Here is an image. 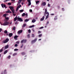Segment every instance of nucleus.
<instances>
[{"mask_svg":"<svg viewBox=\"0 0 74 74\" xmlns=\"http://www.w3.org/2000/svg\"><path fill=\"white\" fill-rule=\"evenodd\" d=\"M9 8H10V10L12 11V14H14L15 13V9H14V8L12 6H9Z\"/></svg>","mask_w":74,"mask_h":74,"instance_id":"nucleus-1","label":"nucleus"},{"mask_svg":"<svg viewBox=\"0 0 74 74\" xmlns=\"http://www.w3.org/2000/svg\"><path fill=\"white\" fill-rule=\"evenodd\" d=\"M49 12H47V9H45V12L44 14V16H46V14H49Z\"/></svg>","mask_w":74,"mask_h":74,"instance_id":"nucleus-2","label":"nucleus"},{"mask_svg":"<svg viewBox=\"0 0 74 74\" xmlns=\"http://www.w3.org/2000/svg\"><path fill=\"white\" fill-rule=\"evenodd\" d=\"M27 41V40H26L23 39L21 41V44H23V42L24 43H26V42Z\"/></svg>","mask_w":74,"mask_h":74,"instance_id":"nucleus-3","label":"nucleus"},{"mask_svg":"<svg viewBox=\"0 0 74 74\" xmlns=\"http://www.w3.org/2000/svg\"><path fill=\"white\" fill-rule=\"evenodd\" d=\"M9 24V23L7 21H5L3 24V26H6Z\"/></svg>","mask_w":74,"mask_h":74,"instance_id":"nucleus-4","label":"nucleus"},{"mask_svg":"<svg viewBox=\"0 0 74 74\" xmlns=\"http://www.w3.org/2000/svg\"><path fill=\"white\" fill-rule=\"evenodd\" d=\"M8 41H9V39L7 38L5 40H3V42L4 43H7V42Z\"/></svg>","mask_w":74,"mask_h":74,"instance_id":"nucleus-5","label":"nucleus"},{"mask_svg":"<svg viewBox=\"0 0 74 74\" xmlns=\"http://www.w3.org/2000/svg\"><path fill=\"white\" fill-rule=\"evenodd\" d=\"M37 38H36L34 40H32L31 41V43L33 44V43H34L37 41Z\"/></svg>","mask_w":74,"mask_h":74,"instance_id":"nucleus-6","label":"nucleus"},{"mask_svg":"<svg viewBox=\"0 0 74 74\" xmlns=\"http://www.w3.org/2000/svg\"><path fill=\"white\" fill-rule=\"evenodd\" d=\"M17 19L18 21H21V22H23V20L21 18H17Z\"/></svg>","mask_w":74,"mask_h":74,"instance_id":"nucleus-7","label":"nucleus"},{"mask_svg":"<svg viewBox=\"0 0 74 74\" xmlns=\"http://www.w3.org/2000/svg\"><path fill=\"white\" fill-rule=\"evenodd\" d=\"M23 32V31L22 30H20L18 31V34H20V33H22V32Z\"/></svg>","mask_w":74,"mask_h":74,"instance_id":"nucleus-8","label":"nucleus"},{"mask_svg":"<svg viewBox=\"0 0 74 74\" xmlns=\"http://www.w3.org/2000/svg\"><path fill=\"white\" fill-rule=\"evenodd\" d=\"M41 5H43V6H45V5H46V3L45 2L42 3Z\"/></svg>","mask_w":74,"mask_h":74,"instance_id":"nucleus-9","label":"nucleus"},{"mask_svg":"<svg viewBox=\"0 0 74 74\" xmlns=\"http://www.w3.org/2000/svg\"><path fill=\"white\" fill-rule=\"evenodd\" d=\"M12 35H13V34L12 33H9V36L10 37H11L12 36Z\"/></svg>","mask_w":74,"mask_h":74,"instance_id":"nucleus-10","label":"nucleus"},{"mask_svg":"<svg viewBox=\"0 0 74 74\" xmlns=\"http://www.w3.org/2000/svg\"><path fill=\"white\" fill-rule=\"evenodd\" d=\"M44 18H45V17L43 16L40 19V21H43V20L44 19Z\"/></svg>","mask_w":74,"mask_h":74,"instance_id":"nucleus-11","label":"nucleus"},{"mask_svg":"<svg viewBox=\"0 0 74 74\" xmlns=\"http://www.w3.org/2000/svg\"><path fill=\"white\" fill-rule=\"evenodd\" d=\"M8 50H6L4 52V55L6 54L8 52Z\"/></svg>","mask_w":74,"mask_h":74,"instance_id":"nucleus-12","label":"nucleus"},{"mask_svg":"<svg viewBox=\"0 0 74 74\" xmlns=\"http://www.w3.org/2000/svg\"><path fill=\"white\" fill-rule=\"evenodd\" d=\"M7 74V71L6 69L4 70L3 71V74Z\"/></svg>","mask_w":74,"mask_h":74,"instance_id":"nucleus-13","label":"nucleus"},{"mask_svg":"<svg viewBox=\"0 0 74 74\" xmlns=\"http://www.w3.org/2000/svg\"><path fill=\"white\" fill-rule=\"evenodd\" d=\"M18 19V18H17V16H16V17L14 18V21H16V19Z\"/></svg>","mask_w":74,"mask_h":74,"instance_id":"nucleus-14","label":"nucleus"},{"mask_svg":"<svg viewBox=\"0 0 74 74\" xmlns=\"http://www.w3.org/2000/svg\"><path fill=\"white\" fill-rule=\"evenodd\" d=\"M49 14H47V15L46 16V18H45L46 19H47L48 18V17H49Z\"/></svg>","mask_w":74,"mask_h":74,"instance_id":"nucleus-15","label":"nucleus"},{"mask_svg":"<svg viewBox=\"0 0 74 74\" xmlns=\"http://www.w3.org/2000/svg\"><path fill=\"white\" fill-rule=\"evenodd\" d=\"M4 47H2V48H1L0 50V52H3V48Z\"/></svg>","mask_w":74,"mask_h":74,"instance_id":"nucleus-16","label":"nucleus"},{"mask_svg":"<svg viewBox=\"0 0 74 74\" xmlns=\"http://www.w3.org/2000/svg\"><path fill=\"white\" fill-rule=\"evenodd\" d=\"M17 37H18V36L16 35V36H14V39H16V38Z\"/></svg>","mask_w":74,"mask_h":74,"instance_id":"nucleus-17","label":"nucleus"},{"mask_svg":"<svg viewBox=\"0 0 74 74\" xmlns=\"http://www.w3.org/2000/svg\"><path fill=\"white\" fill-rule=\"evenodd\" d=\"M36 20L35 19H33L32 21V22H33V23H34L35 22H36Z\"/></svg>","mask_w":74,"mask_h":74,"instance_id":"nucleus-18","label":"nucleus"},{"mask_svg":"<svg viewBox=\"0 0 74 74\" xmlns=\"http://www.w3.org/2000/svg\"><path fill=\"white\" fill-rule=\"evenodd\" d=\"M8 48V45H7L5 46V49H7V48Z\"/></svg>","mask_w":74,"mask_h":74,"instance_id":"nucleus-19","label":"nucleus"},{"mask_svg":"<svg viewBox=\"0 0 74 74\" xmlns=\"http://www.w3.org/2000/svg\"><path fill=\"white\" fill-rule=\"evenodd\" d=\"M25 53L24 52H23L21 53V54L22 55H25Z\"/></svg>","mask_w":74,"mask_h":74,"instance_id":"nucleus-20","label":"nucleus"},{"mask_svg":"<svg viewBox=\"0 0 74 74\" xmlns=\"http://www.w3.org/2000/svg\"><path fill=\"white\" fill-rule=\"evenodd\" d=\"M34 27V25H33L32 26H31L29 27V28H32V27Z\"/></svg>","mask_w":74,"mask_h":74,"instance_id":"nucleus-21","label":"nucleus"},{"mask_svg":"<svg viewBox=\"0 0 74 74\" xmlns=\"http://www.w3.org/2000/svg\"><path fill=\"white\" fill-rule=\"evenodd\" d=\"M26 15V14L25 13H23L22 14V16H25Z\"/></svg>","mask_w":74,"mask_h":74,"instance_id":"nucleus-22","label":"nucleus"},{"mask_svg":"<svg viewBox=\"0 0 74 74\" xmlns=\"http://www.w3.org/2000/svg\"><path fill=\"white\" fill-rule=\"evenodd\" d=\"M17 55V53H15L13 54V56H16V55Z\"/></svg>","mask_w":74,"mask_h":74,"instance_id":"nucleus-23","label":"nucleus"},{"mask_svg":"<svg viewBox=\"0 0 74 74\" xmlns=\"http://www.w3.org/2000/svg\"><path fill=\"white\" fill-rule=\"evenodd\" d=\"M58 19L57 18V16H55V18H54V20H56Z\"/></svg>","mask_w":74,"mask_h":74,"instance_id":"nucleus-24","label":"nucleus"},{"mask_svg":"<svg viewBox=\"0 0 74 74\" xmlns=\"http://www.w3.org/2000/svg\"><path fill=\"white\" fill-rule=\"evenodd\" d=\"M24 11V10H19V11L21 12H23Z\"/></svg>","mask_w":74,"mask_h":74,"instance_id":"nucleus-25","label":"nucleus"},{"mask_svg":"<svg viewBox=\"0 0 74 74\" xmlns=\"http://www.w3.org/2000/svg\"><path fill=\"white\" fill-rule=\"evenodd\" d=\"M29 21V19H26L25 20V22H28Z\"/></svg>","mask_w":74,"mask_h":74,"instance_id":"nucleus-26","label":"nucleus"},{"mask_svg":"<svg viewBox=\"0 0 74 74\" xmlns=\"http://www.w3.org/2000/svg\"><path fill=\"white\" fill-rule=\"evenodd\" d=\"M26 25L25 24H24L23 25V26L22 27H24L26 26Z\"/></svg>","mask_w":74,"mask_h":74,"instance_id":"nucleus-27","label":"nucleus"},{"mask_svg":"<svg viewBox=\"0 0 74 74\" xmlns=\"http://www.w3.org/2000/svg\"><path fill=\"white\" fill-rule=\"evenodd\" d=\"M18 49H14V51H18Z\"/></svg>","mask_w":74,"mask_h":74,"instance_id":"nucleus-28","label":"nucleus"},{"mask_svg":"<svg viewBox=\"0 0 74 74\" xmlns=\"http://www.w3.org/2000/svg\"><path fill=\"white\" fill-rule=\"evenodd\" d=\"M8 32L7 31V30H5L4 31V33H5V34H6V33H7Z\"/></svg>","mask_w":74,"mask_h":74,"instance_id":"nucleus-29","label":"nucleus"},{"mask_svg":"<svg viewBox=\"0 0 74 74\" xmlns=\"http://www.w3.org/2000/svg\"><path fill=\"white\" fill-rule=\"evenodd\" d=\"M3 16L4 17H6V16H7V14H5L4 15H3Z\"/></svg>","mask_w":74,"mask_h":74,"instance_id":"nucleus-30","label":"nucleus"},{"mask_svg":"<svg viewBox=\"0 0 74 74\" xmlns=\"http://www.w3.org/2000/svg\"><path fill=\"white\" fill-rule=\"evenodd\" d=\"M28 3L29 5H31V1L28 2Z\"/></svg>","mask_w":74,"mask_h":74,"instance_id":"nucleus-31","label":"nucleus"},{"mask_svg":"<svg viewBox=\"0 0 74 74\" xmlns=\"http://www.w3.org/2000/svg\"><path fill=\"white\" fill-rule=\"evenodd\" d=\"M10 10H8L6 11V13H9V12H10Z\"/></svg>","mask_w":74,"mask_h":74,"instance_id":"nucleus-32","label":"nucleus"},{"mask_svg":"<svg viewBox=\"0 0 74 74\" xmlns=\"http://www.w3.org/2000/svg\"><path fill=\"white\" fill-rule=\"evenodd\" d=\"M41 36H42V34H39L38 35L39 37H41Z\"/></svg>","mask_w":74,"mask_h":74,"instance_id":"nucleus-33","label":"nucleus"},{"mask_svg":"<svg viewBox=\"0 0 74 74\" xmlns=\"http://www.w3.org/2000/svg\"><path fill=\"white\" fill-rule=\"evenodd\" d=\"M19 6H18L16 8V11H17V10H18V9H19Z\"/></svg>","mask_w":74,"mask_h":74,"instance_id":"nucleus-34","label":"nucleus"},{"mask_svg":"<svg viewBox=\"0 0 74 74\" xmlns=\"http://www.w3.org/2000/svg\"><path fill=\"white\" fill-rule=\"evenodd\" d=\"M15 47H18V45L17 44H16L14 45Z\"/></svg>","mask_w":74,"mask_h":74,"instance_id":"nucleus-35","label":"nucleus"},{"mask_svg":"<svg viewBox=\"0 0 74 74\" xmlns=\"http://www.w3.org/2000/svg\"><path fill=\"white\" fill-rule=\"evenodd\" d=\"M27 37L28 38H30V35L29 34H28Z\"/></svg>","mask_w":74,"mask_h":74,"instance_id":"nucleus-36","label":"nucleus"},{"mask_svg":"<svg viewBox=\"0 0 74 74\" xmlns=\"http://www.w3.org/2000/svg\"><path fill=\"white\" fill-rule=\"evenodd\" d=\"M13 29L14 30H15L16 28H15V26H14L13 27Z\"/></svg>","mask_w":74,"mask_h":74,"instance_id":"nucleus-37","label":"nucleus"},{"mask_svg":"<svg viewBox=\"0 0 74 74\" xmlns=\"http://www.w3.org/2000/svg\"><path fill=\"white\" fill-rule=\"evenodd\" d=\"M44 28V27H40V28H39V29H43Z\"/></svg>","mask_w":74,"mask_h":74,"instance_id":"nucleus-38","label":"nucleus"},{"mask_svg":"<svg viewBox=\"0 0 74 74\" xmlns=\"http://www.w3.org/2000/svg\"><path fill=\"white\" fill-rule=\"evenodd\" d=\"M3 7H5V8H7V7H6L5 6H6V5H5L4 4H3Z\"/></svg>","mask_w":74,"mask_h":74,"instance_id":"nucleus-39","label":"nucleus"},{"mask_svg":"<svg viewBox=\"0 0 74 74\" xmlns=\"http://www.w3.org/2000/svg\"><path fill=\"white\" fill-rule=\"evenodd\" d=\"M8 5H11V3H10V2H9V3H8Z\"/></svg>","mask_w":74,"mask_h":74,"instance_id":"nucleus-40","label":"nucleus"},{"mask_svg":"<svg viewBox=\"0 0 74 74\" xmlns=\"http://www.w3.org/2000/svg\"><path fill=\"white\" fill-rule=\"evenodd\" d=\"M28 32L29 33H30V32H31V30H30V29H29L28 30Z\"/></svg>","mask_w":74,"mask_h":74,"instance_id":"nucleus-41","label":"nucleus"},{"mask_svg":"<svg viewBox=\"0 0 74 74\" xmlns=\"http://www.w3.org/2000/svg\"><path fill=\"white\" fill-rule=\"evenodd\" d=\"M1 5L2 6V7L3 8H4V6H3V3H2L1 4Z\"/></svg>","mask_w":74,"mask_h":74,"instance_id":"nucleus-42","label":"nucleus"},{"mask_svg":"<svg viewBox=\"0 0 74 74\" xmlns=\"http://www.w3.org/2000/svg\"><path fill=\"white\" fill-rule=\"evenodd\" d=\"M22 7V6H21V4H19V6H18V8H21V7Z\"/></svg>","mask_w":74,"mask_h":74,"instance_id":"nucleus-43","label":"nucleus"},{"mask_svg":"<svg viewBox=\"0 0 74 74\" xmlns=\"http://www.w3.org/2000/svg\"><path fill=\"white\" fill-rule=\"evenodd\" d=\"M10 58H11V56H9L8 57V59H10Z\"/></svg>","mask_w":74,"mask_h":74,"instance_id":"nucleus-44","label":"nucleus"},{"mask_svg":"<svg viewBox=\"0 0 74 74\" xmlns=\"http://www.w3.org/2000/svg\"><path fill=\"white\" fill-rule=\"evenodd\" d=\"M5 18L6 20H8V19H9L8 17H5Z\"/></svg>","mask_w":74,"mask_h":74,"instance_id":"nucleus-45","label":"nucleus"},{"mask_svg":"<svg viewBox=\"0 0 74 74\" xmlns=\"http://www.w3.org/2000/svg\"><path fill=\"white\" fill-rule=\"evenodd\" d=\"M40 33H41V32H40V31H38V34H40Z\"/></svg>","mask_w":74,"mask_h":74,"instance_id":"nucleus-46","label":"nucleus"},{"mask_svg":"<svg viewBox=\"0 0 74 74\" xmlns=\"http://www.w3.org/2000/svg\"><path fill=\"white\" fill-rule=\"evenodd\" d=\"M10 0H6L5 1H4V2H7V1H10Z\"/></svg>","mask_w":74,"mask_h":74,"instance_id":"nucleus-47","label":"nucleus"},{"mask_svg":"<svg viewBox=\"0 0 74 74\" xmlns=\"http://www.w3.org/2000/svg\"><path fill=\"white\" fill-rule=\"evenodd\" d=\"M39 2V1H37L36 2V4H38V3Z\"/></svg>","mask_w":74,"mask_h":74,"instance_id":"nucleus-48","label":"nucleus"},{"mask_svg":"<svg viewBox=\"0 0 74 74\" xmlns=\"http://www.w3.org/2000/svg\"><path fill=\"white\" fill-rule=\"evenodd\" d=\"M32 30L33 31V32H34V28H33L32 29Z\"/></svg>","mask_w":74,"mask_h":74,"instance_id":"nucleus-49","label":"nucleus"},{"mask_svg":"<svg viewBox=\"0 0 74 74\" xmlns=\"http://www.w3.org/2000/svg\"><path fill=\"white\" fill-rule=\"evenodd\" d=\"M23 44H22L21 46V48H22L23 47Z\"/></svg>","mask_w":74,"mask_h":74,"instance_id":"nucleus-50","label":"nucleus"},{"mask_svg":"<svg viewBox=\"0 0 74 74\" xmlns=\"http://www.w3.org/2000/svg\"><path fill=\"white\" fill-rule=\"evenodd\" d=\"M48 7H50V4L48 3Z\"/></svg>","mask_w":74,"mask_h":74,"instance_id":"nucleus-51","label":"nucleus"},{"mask_svg":"<svg viewBox=\"0 0 74 74\" xmlns=\"http://www.w3.org/2000/svg\"><path fill=\"white\" fill-rule=\"evenodd\" d=\"M16 44H19V41H17L16 42Z\"/></svg>","mask_w":74,"mask_h":74,"instance_id":"nucleus-52","label":"nucleus"},{"mask_svg":"<svg viewBox=\"0 0 74 74\" xmlns=\"http://www.w3.org/2000/svg\"><path fill=\"white\" fill-rule=\"evenodd\" d=\"M34 34H32V37H34Z\"/></svg>","mask_w":74,"mask_h":74,"instance_id":"nucleus-53","label":"nucleus"},{"mask_svg":"<svg viewBox=\"0 0 74 74\" xmlns=\"http://www.w3.org/2000/svg\"><path fill=\"white\" fill-rule=\"evenodd\" d=\"M9 14H11V13H12V12H11V11H10V10L9 12Z\"/></svg>","mask_w":74,"mask_h":74,"instance_id":"nucleus-54","label":"nucleus"},{"mask_svg":"<svg viewBox=\"0 0 74 74\" xmlns=\"http://www.w3.org/2000/svg\"><path fill=\"white\" fill-rule=\"evenodd\" d=\"M62 10L63 11H64V8H62Z\"/></svg>","mask_w":74,"mask_h":74,"instance_id":"nucleus-55","label":"nucleus"},{"mask_svg":"<svg viewBox=\"0 0 74 74\" xmlns=\"http://www.w3.org/2000/svg\"><path fill=\"white\" fill-rule=\"evenodd\" d=\"M27 2H30L31 1H30V0H27Z\"/></svg>","mask_w":74,"mask_h":74,"instance_id":"nucleus-56","label":"nucleus"},{"mask_svg":"<svg viewBox=\"0 0 74 74\" xmlns=\"http://www.w3.org/2000/svg\"><path fill=\"white\" fill-rule=\"evenodd\" d=\"M29 11L31 12H32V9L29 10Z\"/></svg>","mask_w":74,"mask_h":74,"instance_id":"nucleus-57","label":"nucleus"},{"mask_svg":"<svg viewBox=\"0 0 74 74\" xmlns=\"http://www.w3.org/2000/svg\"><path fill=\"white\" fill-rule=\"evenodd\" d=\"M21 4L22 5H23V4H24V3H23V2H21Z\"/></svg>","mask_w":74,"mask_h":74,"instance_id":"nucleus-58","label":"nucleus"},{"mask_svg":"<svg viewBox=\"0 0 74 74\" xmlns=\"http://www.w3.org/2000/svg\"><path fill=\"white\" fill-rule=\"evenodd\" d=\"M47 24H49V21H48L47 22L46 25H47Z\"/></svg>","mask_w":74,"mask_h":74,"instance_id":"nucleus-59","label":"nucleus"},{"mask_svg":"<svg viewBox=\"0 0 74 74\" xmlns=\"http://www.w3.org/2000/svg\"><path fill=\"white\" fill-rule=\"evenodd\" d=\"M21 2H19V1H18V3L19 4H21Z\"/></svg>","mask_w":74,"mask_h":74,"instance_id":"nucleus-60","label":"nucleus"},{"mask_svg":"<svg viewBox=\"0 0 74 74\" xmlns=\"http://www.w3.org/2000/svg\"><path fill=\"white\" fill-rule=\"evenodd\" d=\"M57 8L58 9H59V8H60V7H59V6H58Z\"/></svg>","mask_w":74,"mask_h":74,"instance_id":"nucleus-61","label":"nucleus"},{"mask_svg":"<svg viewBox=\"0 0 74 74\" xmlns=\"http://www.w3.org/2000/svg\"><path fill=\"white\" fill-rule=\"evenodd\" d=\"M25 15L26 17L27 16V13L26 14H25Z\"/></svg>","mask_w":74,"mask_h":74,"instance_id":"nucleus-62","label":"nucleus"},{"mask_svg":"<svg viewBox=\"0 0 74 74\" xmlns=\"http://www.w3.org/2000/svg\"><path fill=\"white\" fill-rule=\"evenodd\" d=\"M54 14H51V15H52V16H53V15H54Z\"/></svg>","mask_w":74,"mask_h":74,"instance_id":"nucleus-63","label":"nucleus"},{"mask_svg":"<svg viewBox=\"0 0 74 74\" xmlns=\"http://www.w3.org/2000/svg\"><path fill=\"white\" fill-rule=\"evenodd\" d=\"M19 1L21 3V2L22 1V0H19Z\"/></svg>","mask_w":74,"mask_h":74,"instance_id":"nucleus-64","label":"nucleus"}]
</instances>
